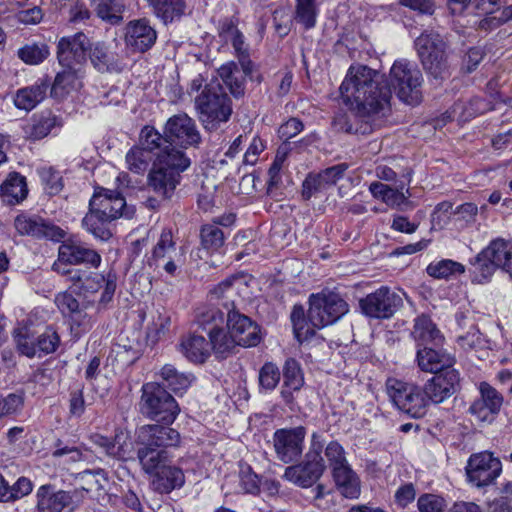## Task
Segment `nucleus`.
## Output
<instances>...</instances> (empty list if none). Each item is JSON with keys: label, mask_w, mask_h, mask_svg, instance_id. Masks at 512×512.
Segmentation results:
<instances>
[{"label": "nucleus", "mask_w": 512, "mask_h": 512, "mask_svg": "<svg viewBox=\"0 0 512 512\" xmlns=\"http://www.w3.org/2000/svg\"><path fill=\"white\" fill-rule=\"evenodd\" d=\"M389 80L390 86L379 72L367 66H351L340 86V94L345 103L355 105L357 118L365 123L354 128L346 116H341L334 122L337 129L346 133H370L389 111L391 88L407 104L415 105L421 101L423 76L415 63L407 59L396 60L390 69Z\"/></svg>", "instance_id": "nucleus-1"}, {"label": "nucleus", "mask_w": 512, "mask_h": 512, "mask_svg": "<svg viewBox=\"0 0 512 512\" xmlns=\"http://www.w3.org/2000/svg\"><path fill=\"white\" fill-rule=\"evenodd\" d=\"M180 443L179 432L159 424L143 425L137 430V458L142 470L153 475L169 462L167 449Z\"/></svg>", "instance_id": "nucleus-2"}, {"label": "nucleus", "mask_w": 512, "mask_h": 512, "mask_svg": "<svg viewBox=\"0 0 512 512\" xmlns=\"http://www.w3.org/2000/svg\"><path fill=\"white\" fill-rule=\"evenodd\" d=\"M199 119L206 130L212 131L227 122L232 114L231 101L218 81L206 84L195 98Z\"/></svg>", "instance_id": "nucleus-3"}, {"label": "nucleus", "mask_w": 512, "mask_h": 512, "mask_svg": "<svg viewBox=\"0 0 512 512\" xmlns=\"http://www.w3.org/2000/svg\"><path fill=\"white\" fill-rule=\"evenodd\" d=\"M140 410L142 414L156 422L169 426L175 421L180 408L174 397L160 383L148 382L141 388Z\"/></svg>", "instance_id": "nucleus-4"}, {"label": "nucleus", "mask_w": 512, "mask_h": 512, "mask_svg": "<svg viewBox=\"0 0 512 512\" xmlns=\"http://www.w3.org/2000/svg\"><path fill=\"white\" fill-rule=\"evenodd\" d=\"M423 68L435 79H444L449 75L448 46L443 37L436 32H424L415 40Z\"/></svg>", "instance_id": "nucleus-5"}, {"label": "nucleus", "mask_w": 512, "mask_h": 512, "mask_svg": "<svg viewBox=\"0 0 512 512\" xmlns=\"http://www.w3.org/2000/svg\"><path fill=\"white\" fill-rule=\"evenodd\" d=\"M102 262V257L95 249L77 239H66L58 248L57 260L52 265V270L62 276H70L75 268L71 266L85 265L97 269Z\"/></svg>", "instance_id": "nucleus-6"}, {"label": "nucleus", "mask_w": 512, "mask_h": 512, "mask_svg": "<svg viewBox=\"0 0 512 512\" xmlns=\"http://www.w3.org/2000/svg\"><path fill=\"white\" fill-rule=\"evenodd\" d=\"M386 392L392 403L412 418H421L428 411V398L424 388L390 378L386 382Z\"/></svg>", "instance_id": "nucleus-7"}, {"label": "nucleus", "mask_w": 512, "mask_h": 512, "mask_svg": "<svg viewBox=\"0 0 512 512\" xmlns=\"http://www.w3.org/2000/svg\"><path fill=\"white\" fill-rule=\"evenodd\" d=\"M308 319L316 328L333 324L348 311L349 305L338 294L332 291H322L309 297Z\"/></svg>", "instance_id": "nucleus-8"}, {"label": "nucleus", "mask_w": 512, "mask_h": 512, "mask_svg": "<svg viewBox=\"0 0 512 512\" xmlns=\"http://www.w3.org/2000/svg\"><path fill=\"white\" fill-rule=\"evenodd\" d=\"M402 305L401 296L386 286L380 287L360 300L362 312L366 316L377 319L392 317Z\"/></svg>", "instance_id": "nucleus-9"}, {"label": "nucleus", "mask_w": 512, "mask_h": 512, "mask_svg": "<svg viewBox=\"0 0 512 512\" xmlns=\"http://www.w3.org/2000/svg\"><path fill=\"white\" fill-rule=\"evenodd\" d=\"M67 279L73 284L78 286L80 289L86 292H97L104 286V291L100 298V304H108L116 290V277L115 275L108 273L104 274L89 272L84 269H74L70 272V276Z\"/></svg>", "instance_id": "nucleus-10"}, {"label": "nucleus", "mask_w": 512, "mask_h": 512, "mask_svg": "<svg viewBox=\"0 0 512 512\" xmlns=\"http://www.w3.org/2000/svg\"><path fill=\"white\" fill-rule=\"evenodd\" d=\"M306 430L302 426L278 429L273 434L277 458L284 463L296 461L303 452Z\"/></svg>", "instance_id": "nucleus-11"}, {"label": "nucleus", "mask_w": 512, "mask_h": 512, "mask_svg": "<svg viewBox=\"0 0 512 512\" xmlns=\"http://www.w3.org/2000/svg\"><path fill=\"white\" fill-rule=\"evenodd\" d=\"M223 306L227 310L229 332L238 346H256L261 340L259 327L249 317L235 311L233 303H223Z\"/></svg>", "instance_id": "nucleus-12"}, {"label": "nucleus", "mask_w": 512, "mask_h": 512, "mask_svg": "<svg viewBox=\"0 0 512 512\" xmlns=\"http://www.w3.org/2000/svg\"><path fill=\"white\" fill-rule=\"evenodd\" d=\"M501 470L500 460L488 452L472 455L466 467L469 481L477 487H484L493 483L500 475Z\"/></svg>", "instance_id": "nucleus-13"}, {"label": "nucleus", "mask_w": 512, "mask_h": 512, "mask_svg": "<svg viewBox=\"0 0 512 512\" xmlns=\"http://www.w3.org/2000/svg\"><path fill=\"white\" fill-rule=\"evenodd\" d=\"M325 469L323 459L318 451H309L306 460L285 469L283 477L303 488L311 487L321 477Z\"/></svg>", "instance_id": "nucleus-14"}, {"label": "nucleus", "mask_w": 512, "mask_h": 512, "mask_svg": "<svg viewBox=\"0 0 512 512\" xmlns=\"http://www.w3.org/2000/svg\"><path fill=\"white\" fill-rule=\"evenodd\" d=\"M168 143L181 148L196 147L201 140L195 122L186 114L174 115L165 126Z\"/></svg>", "instance_id": "nucleus-15"}, {"label": "nucleus", "mask_w": 512, "mask_h": 512, "mask_svg": "<svg viewBox=\"0 0 512 512\" xmlns=\"http://www.w3.org/2000/svg\"><path fill=\"white\" fill-rule=\"evenodd\" d=\"M479 393L480 397L471 404L469 412L478 421L491 423L502 408L503 395L487 382L479 384Z\"/></svg>", "instance_id": "nucleus-16"}, {"label": "nucleus", "mask_w": 512, "mask_h": 512, "mask_svg": "<svg viewBox=\"0 0 512 512\" xmlns=\"http://www.w3.org/2000/svg\"><path fill=\"white\" fill-rule=\"evenodd\" d=\"M14 226L19 234L35 238L60 241L65 236L63 229L37 215H18L14 220Z\"/></svg>", "instance_id": "nucleus-17"}, {"label": "nucleus", "mask_w": 512, "mask_h": 512, "mask_svg": "<svg viewBox=\"0 0 512 512\" xmlns=\"http://www.w3.org/2000/svg\"><path fill=\"white\" fill-rule=\"evenodd\" d=\"M157 40V32L145 18L130 21L125 28L126 45L134 52H146Z\"/></svg>", "instance_id": "nucleus-18"}, {"label": "nucleus", "mask_w": 512, "mask_h": 512, "mask_svg": "<svg viewBox=\"0 0 512 512\" xmlns=\"http://www.w3.org/2000/svg\"><path fill=\"white\" fill-rule=\"evenodd\" d=\"M458 383L459 372L456 369H448L446 372L435 374L424 385L428 404H439L450 398L455 393Z\"/></svg>", "instance_id": "nucleus-19"}, {"label": "nucleus", "mask_w": 512, "mask_h": 512, "mask_svg": "<svg viewBox=\"0 0 512 512\" xmlns=\"http://www.w3.org/2000/svg\"><path fill=\"white\" fill-rule=\"evenodd\" d=\"M73 500L70 492L43 484L35 492L34 512H62Z\"/></svg>", "instance_id": "nucleus-20"}, {"label": "nucleus", "mask_w": 512, "mask_h": 512, "mask_svg": "<svg viewBox=\"0 0 512 512\" xmlns=\"http://www.w3.org/2000/svg\"><path fill=\"white\" fill-rule=\"evenodd\" d=\"M90 46L87 36L83 33L61 38L57 51L59 64L75 65V63H78L80 67H83L86 51Z\"/></svg>", "instance_id": "nucleus-21"}, {"label": "nucleus", "mask_w": 512, "mask_h": 512, "mask_svg": "<svg viewBox=\"0 0 512 512\" xmlns=\"http://www.w3.org/2000/svg\"><path fill=\"white\" fill-rule=\"evenodd\" d=\"M89 440L111 458L122 461L132 459L131 442L122 430H116L113 438L100 433H92L89 435Z\"/></svg>", "instance_id": "nucleus-22"}, {"label": "nucleus", "mask_w": 512, "mask_h": 512, "mask_svg": "<svg viewBox=\"0 0 512 512\" xmlns=\"http://www.w3.org/2000/svg\"><path fill=\"white\" fill-rule=\"evenodd\" d=\"M416 361L421 371L439 374L454 369L455 357L445 350L430 347L419 348Z\"/></svg>", "instance_id": "nucleus-23"}, {"label": "nucleus", "mask_w": 512, "mask_h": 512, "mask_svg": "<svg viewBox=\"0 0 512 512\" xmlns=\"http://www.w3.org/2000/svg\"><path fill=\"white\" fill-rule=\"evenodd\" d=\"M89 207L115 220L123 215L126 201L119 192L100 188L94 192Z\"/></svg>", "instance_id": "nucleus-24"}, {"label": "nucleus", "mask_w": 512, "mask_h": 512, "mask_svg": "<svg viewBox=\"0 0 512 512\" xmlns=\"http://www.w3.org/2000/svg\"><path fill=\"white\" fill-rule=\"evenodd\" d=\"M304 386V375L300 363L293 358H288L283 366V384L280 396L283 402L290 408L295 404V393Z\"/></svg>", "instance_id": "nucleus-25"}, {"label": "nucleus", "mask_w": 512, "mask_h": 512, "mask_svg": "<svg viewBox=\"0 0 512 512\" xmlns=\"http://www.w3.org/2000/svg\"><path fill=\"white\" fill-rule=\"evenodd\" d=\"M62 67L55 77L51 87V94L55 98H63L72 91L82 87L84 69L78 63L75 65H60Z\"/></svg>", "instance_id": "nucleus-26"}, {"label": "nucleus", "mask_w": 512, "mask_h": 512, "mask_svg": "<svg viewBox=\"0 0 512 512\" xmlns=\"http://www.w3.org/2000/svg\"><path fill=\"white\" fill-rule=\"evenodd\" d=\"M181 176L153 163L148 174V188L162 200L168 199L180 183Z\"/></svg>", "instance_id": "nucleus-27"}, {"label": "nucleus", "mask_w": 512, "mask_h": 512, "mask_svg": "<svg viewBox=\"0 0 512 512\" xmlns=\"http://www.w3.org/2000/svg\"><path fill=\"white\" fill-rule=\"evenodd\" d=\"M48 88L47 80L38 79L34 84L18 89L13 95V103L20 110L31 111L45 99Z\"/></svg>", "instance_id": "nucleus-28"}, {"label": "nucleus", "mask_w": 512, "mask_h": 512, "mask_svg": "<svg viewBox=\"0 0 512 512\" xmlns=\"http://www.w3.org/2000/svg\"><path fill=\"white\" fill-rule=\"evenodd\" d=\"M153 163L180 176L189 168L191 160L183 150L177 149L172 143H167L157 153Z\"/></svg>", "instance_id": "nucleus-29"}, {"label": "nucleus", "mask_w": 512, "mask_h": 512, "mask_svg": "<svg viewBox=\"0 0 512 512\" xmlns=\"http://www.w3.org/2000/svg\"><path fill=\"white\" fill-rule=\"evenodd\" d=\"M220 35L226 40L230 41L235 53L238 57L239 63L242 67L245 76L252 78L253 63L249 59L248 49L245 45L244 36L232 22H225L221 26Z\"/></svg>", "instance_id": "nucleus-30"}, {"label": "nucleus", "mask_w": 512, "mask_h": 512, "mask_svg": "<svg viewBox=\"0 0 512 512\" xmlns=\"http://www.w3.org/2000/svg\"><path fill=\"white\" fill-rule=\"evenodd\" d=\"M57 126H60L59 118L49 111H44L33 115L30 121L23 126L24 137L30 140H40Z\"/></svg>", "instance_id": "nucleus-31"}, {"label": "nucleus", "mask_w": 512, "mask_h": 512, "mask_svg": "<svg viewBox=\"0 0 512 512\" xmlns=\"http://www.w3.org/2000/svg\"><path fill=\"white\" fill-rule=\"evenodd\" d=\"M482 256L491 259L498 268L512 278V244L510 242L502 238L495 239L482 250Z\"/></svg>", "instance_id": "nucleus-32"}, {"label": "nucleus", "mask_w": 512, "mask_h": 512, "mask_svg": "<svg viewBox=\"0 0 512 512\" xmlns=\"http://www.w3.org/2000/svg\"><path fill=\"white\" fill-rule=\"evenodd\" d=\"M89 59L99 72H120L123 69V63L118 55L99 42L89 47Z\"/></svg>", "instance_id": "nucleus-33"}, {"label": "nucleus", "mask_w": 512, "mask_h": 512, "mask_svg": "<svg viewBox=\"0 0 512 512\" xmlns=\"http://www.w3.org/2000/svg\"><path fill=\"white\" fill-rule=\"evenodd\" d=\"M152 485L160 493H169L176 488L183 486L185 476L183 471L175 466L166 463L153 475Z\"/></svg>", "instance_id": "nucleus-34"}, {"label": "nucleus", "mask_w": 512, "mask_h": 512, "mask_svg": "<svg viewBox=\"0 0 512 512\" xmlns=\"http://www.w3.org/2000/svg\"><path fill=\"white\" fill-rule=\"evenodd\" d=\"M180 351L190 362L202 364L209 358L211 347L204 336L191 334L181 341Z\"/></svg>", "instance_id": "nucleus-35"}, {"label": "nucleus", "mask_w": 512, "mask_h": 512, "mask_svg": "<svg viewBox=\"0 0 512 512\" xmlns=\"http://www.w3.org/2000/svg\"><path fill=\"white\" fill-rule=\"evenodd\" d=\"M55 304L63 315L70 316L72 321L81 326L83 330L91 328V318L87 317V314L79 309V302L72 294L68 292L57 294Z\"/></svg>", "instance_id": "nucleus-36"}, {"label": "nucleus", "mask_w": 512, "mask_h": 512, "mask_svg": "<svg viewBox=\"0 0 512 512\" xmlns=\"http://www.w3.org/2000/svg\"><path fill=\"white\" fill-rule=\"evenodd\" d=\"M153 13L165 25L179 20L186 12V0H147Z\"/></svg>", "instance_id": "nucleus-37"}, {"label": "nucleus", "mask_w": 512, "mask_h": 512, "mask_svg": "<svg viewBox=\"0 0 512 512\" xmlns=\"http://www.w3.org/2000/svg\"><path fill=\"white\" fill-rule=\"evenodd\" d=\"M158 375L162 380L161 386L176 394L186 391L194 380L191 373L181 372L172 364H165Z\"/></svg>", "instance_id": "nucleus-38"}, {"label": "nucleus", "mask_w": 512, "mask_h": 512, "mask_svg": "<svg viewBox=\"0 0 512 512\" xmlns=\"http://www.w3.org/2000/svg\"><path fill=\"white\" fill-rule=\"evenodd\" d=\"M412 337L417 342L418 347L426 344L437 346L443 341V336L439 329L426 315H421L415 319Z\"/></svg>", "instance_id": "nucleus-39"}, {"label": "nucleus", "mask_w": 512, "mask_h": 512, "mask_svg": "<svg viewBox=\"0 0 512 512\" xmlns=\"http://www.w3.org/2000/svg\"><path fill=\"white\" fill-rule=\"evenodd\" d=\"M333 479L340 493L350 499L358 498L360 495V480L350 465L336 468L332 471Z\"/></svg>", "instance_id": "nucleus-40"}, {"label": "nucleus", "mask_w": 512, "mask_h": 512, "mask_svg": "<svg viewBox=\"0 0 512 512\" xmlns=\"http://www.w3.org/2000/svg\"><path fill=\"white\" fill-rule=\"evenodd\" d=\"M112 221H114L112 218H108V216H105L89 207L88 213L82 219V226L96 239L107 241L112 236V231L110 229Z\"/></svg>", "instance_id": "nucleus-41"}, {"label": "nucleus", "mask_w": 512, "mask_h": 512, "mask_svg": "<svg viewBox=\"0 0 512 512\" xmlns=\"http://www.w3.org/2000/svg\"><path fill=\"white\" fill-rule=\"evenodd\" d=\"M170 258H181V254L177 251L172 231L164 229L152 250L150 265L154 264L156 267H160L162 262Z\"/></svg>", "instance_id": "nucleus-42"}, {"label": "nucleus", "mask_w": 512, "mask_h": 512, "mask_svg": "<svg viewBox=\"0 0 512 512\" xmlns=\"http://www.w3.org/2000/svg\"><path fill=\"white\" fill-rule=\"evenodd\" d=\"M0 193L8 204H16L24 200L28 193L25 177L19 173H11L1 185Z\"/></svg>", "instance_id": "nucleus-43"}, {"label": "nucleus", "mask_w": 512, "mask_h": 512, "mask_svg": "<svg viewBox=\"0 0 512 512\" xmlns=\"http://www.w3.org/2000/svg\"><path fill=\"white\" fill-rule=\"evenodd\" d=\"M486 111V103L480 98H473L468 103L457 102L448 112V119L466 122L478 114Z\"/></svg>", "instance_id": "nucleus-44"}, {"label": "nucleus", "mask_w": 512, "mask_h": 512, "mask_svg": "<svg viewBox=\"0 0 512 512\" xmlns=\"http://www.w3.org/2000/svg\"><path fill=\"white\" fill-rule=\"evenodd\" d=\"M218 74L220 78L223 80L225 85L229 88L230 93L239 98L244 95L245 85L244 79L240 75L238 66L234 62H228L222 65L218 69Z\"/></svg>", "instance_id": "nucleus-45"}, {"label": "nucleus", "mask_w": 512, "mask_h": 512, "mask_svg": "<svg viewBox=\"0 0 512 512\" xmlns=\"http://www.w3.org/2000/svg\"><path fill=\"white\" fill-rule=\"evenodd\" d=\"M209 337L211 350L220 358H226L238 345L231 333L225 332L223 328H211L209 330Z\"/></svg>", "instance_id": "nucleus-46"}, {"label": "nucleus", "mask_w": 512, "mask_h": 512, "mask_svg": "<svg viewBox=\"0 0 512 512\" xmlns=\"http://www.w3.org/2000/svg\"><path fill=\"white\" fill-rule=\"evenodd\" d=\"M91 6L98 17L114 24L122 20L125 8L121 0H91Z\"/></svg>", "instance_id": "nucleus-47"}, {"label": "nucleus", "mask_w": 512, "mask_h": 512, "mask_svg": "<svg viewBox=\"0 0 512 512\" xmlns=\"http://www.w3.org/2000/svg\"><path fill=\"white\" fill-rule=\"evenodd\" d=\"M152 155L145 148L132 147L126 154V163L130 171L143 174L147 171Z\"/></svg>", "instance_id": "nucleus-48"}, {"label": "nucleus", "mask_w": 512, "mask_h": 512, "mask_svg": "<svg viewBox=\"0 0 512 512\" xmlns=\"http://www.w3.org/2000/svg\"><path fill=\"white\" fill-rule=\"evenodd\" d=\"M18 57L29 65L43 62L49 55V48L44 43H29L17 52Z\"/></svg>", "instance_id": "nucleus-49"}, {"label": "nucleus", "mask_w": 512, "mask_h": 512, "mask_svg": "<svg viewBox=\"0 0 512 512\" xmlns=\"http://www.w3.org/2000/svg\"><path fill=\"white\" fill-rule=\"evenodd\" d=\"M426 270L430 276L441 279L463 273L464 266L459 262L443 259L438 262L430 263Z\"/></svg>", "instance_id": "nucleus-50"}, {"label": "nucleus", "mask_w": 512, "mask_h": 512, "mask_svg": "<svg viewBox=\"0 0 512 512\" xmlns=\"http://www.w3.org/2000/svg\"><path fill=\"white\" fill-rule=\"evenodd\" d=\"M280 379L281 372L272 362H266L259 370L258 380L261 391H273L278 386Z\"/></svg>", "instance_id": "nucleus-51"}, {"label": "nucleus", "mask_w": 512, "mask_h": 512, "mask_svg": "<svg viewBox=\"0 0 512 512\" xmlns=\"http://www.w3.org/2000/svg\"><path fill=\"white\" fill-rule=\"evenodd\" d=\"M139 143L138 147L145 148L151 154L155 149L160 151L168 143V139L166 135H161L154 127L147 125L140 132Z\"/></svg>", "instance_id": "nucleus-52"}, {"label": "nucleus", "mask_w": 512, "mask_h": 512, "mask_svg": "<svg viewBox=\"0 0 512 512\" xmlns=\"http://www.w3.org/2000/svg\"><path fill=\"white\" fill-rule=\"evenodd\" d=\"M196 320L203 330L209 332L211 328H221L220 325L223 323L224 317L218 307L208 306L198 309Z\"/></svg>", "instance_id": "nucleus-53"}, {"label": "nucleus", "mask_w": 512, "mask_h": 512, "mask_svg": "<svg viewBox=\"0 0 512 512\" xmlns=\"http://www.w3.org/2000/svg\"><path fill=\"white\" fill-rule=\"evenodd\" d=\"M201 243L207 250L216 251L224 244V233L216 224H205L200 231Z\"/></svg>", "instance_id": "nucleus-54"}, {"label": "nucleus", "mask_w": 512, "mask_h": 512, "mask_svg": "<svg viewBox=\"0 0 512 512\" xmlns=\"http://www.w3.org/2000/svg\"><path fill=\"white\" fill-rule=\"evenodd\" d=\"M38 174L45 192L49 195H57L63 189V181L60 172L53 167H42Z\"/></svg>", "instance_id": "nucleus-55"}, {"label": "nucleus", "mask_w": 512, "mask_h": 512, "mask_svg": "<svg viewBox=\"0 0 512 512\" xmlns=\"http://www.w3.org/2000/svg\"><path fill=\"white\" fill-rule=\"evenodd\" d=\"M446 507V500L437 494L425 493L417 500L419 512H443Z\"/></svg>", "instance_id": "nucleus-56"}, {"label": "nucleus", "mask_w": 512, "mask_h": 512, "mask_svg": "<svg viewBox=\"0 0 512 512\" xmlns=\"http://www.w3.org/2000/svg\"><path fill=\"white\" fill-rule=\"evenodd\" d=\"M497 268L491 259L482 256L481 251L473 263L474 280L478 283L487 281Z\"/></svg>", "instance_id": "nucleus-57"}, {"label": "nucleus", "mask_w": 512, "mask_h": 512, "mask_svg": "<svg viewBox=\"0 0 512 512\" xmlns=\"http://www.w3.org/2000/svg\"><path fill=\"white\" fill-rule=\"evenodd\" d=\"M59 342L60 339L56 331L52 328H47L36 338V354L38 352H43L46 354L54 352L58 347Z\"/></svg>", "instance_id": "nucleus-58"}, {"label": "nucleus", "mask_w": 512, "mask_h": 512, "mask_svg": "<svg viewBox=\"0 0 512 512\" xmlns=\"http://www.w3.org/2000/svg\"><path fill=\"white\" fill-rule=\"evenodd\" d=\"M325 456L329 462L332 471L336 468H342L349 465L346 459L344 448L335 441L330 442L325 449Z\"/></svg>", "instance_id": "nucleus-59"}, {"label": "nucleus", "mask_w": 512, "mask_h": 512, "mask_svg": "<svg viewBox=\"0 0 512 512\" xmlns=\"http://www.w3.org/2000/svg\"><path fill=\"white\" fill-rule=\"evenodd\" d=\"M297 19L307 29L314 27L316 23L315 0H298Z\"/></svg>", "instance_id": "nucleus-60"}, {"label": "nucleus", "mask_w": 512, "mask_h": 512, "mask_svg": "<svg viewBox=\"0 0 512 512\" xmlns=\"http://www.w3.org/2000/svg\"><path fill=\"white\" fill-rule=\"evenodd\" d=\"M326 186L320 173H310L307 175L302 184V197L305 200H309L312 196L326 190Z\"/></svg>", "instance_id": "nucleus-61"}, {"label": "nucleus", "mask_w": 512, "mask_h": 512, "mask_svg": "<svg viewBox=\"0 0 512 512\" xmlns=\"http://www.w3.org/2000/svg\"><path fill=\"white\" fill-rule=\"evenodd\" d=\"M240 487L246 493L257 494L260 492V483L258 475L255 474L249 466L242 467L239 473Z\"/></svg>", "instance_id": "nucleus-62"}, {"label": "nucleus", "mask_w": 512, "mask_h": 512, "mask_svg": "<svg viewBox=\"0 0 512 512\" xmlns=\"http://www.w3.org/2000/svg\"><path fill=\"white\" fill-rule=\"evenodd\" d=\"M403 185L398 188H392L388 191V196L386 197L384 203L392 208H397L400 210H405L406 206H409L411 202L409 201V197L411 193L409 189L403 191Z\"/></svg>", "instance_id": "nucleus-63"}, {"label": "nucleus", "mask_w": 512, "mask_h": 512, "mask_svg": "<svg viewBox=\"0 0 512 512\" xmlns=\"http://www.w3.org/2000/svg\"><path fill=\"white\" fill-rule=\"evenodd\" d=\"M33 490V483L27 477H20L8 488V502L21 499L29 495Z\"/></svg>", "instance_id": "nucleus-64"}]
</instances>
